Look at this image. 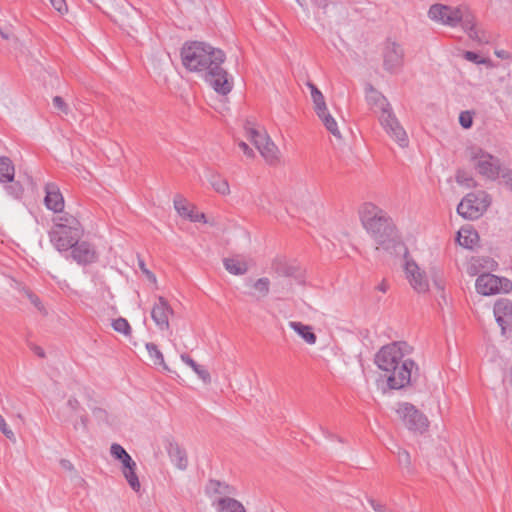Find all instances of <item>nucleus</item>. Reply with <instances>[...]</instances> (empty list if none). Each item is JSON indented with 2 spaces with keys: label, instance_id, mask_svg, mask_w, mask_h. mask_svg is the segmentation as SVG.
Here are the masks:
<instances>
[{
  "label": "nucleus",
  "instance_id": "obj_1",
  "mask_svg": "<svg viewBox=\"0 0 512 512\" xmlns=\"http://www.w3.org/2000/svg\"><path fill=\"white\" fill-rule=\"evenodd\" d=\"M225 53L204 42H186L181 49L183 66L193 72H204L205 80L221 95L230 93L233 79L222 67Z\"/></svg>",
  "mask_w": 512,
  "mask_h": 512
},
{
  "label": "nucleus",
  "instance_id": "obj_2",
  "mask_svg": "<svg viewBox=\"0 0 512 512\" xmlns=\"http://www.w3.org/2000/svg\"><path fill=\"white\" fill-rule=\"evenodd\" d=\"M408 348L405 342H393L383 346L375 355V364L384 373L390 389H403L419 376V368L411 359H404Z\"/></svg>",
  "mask_w": 512,
  "mask_h": 512
},
{
  "label": "nucleus",
  "instance_id": "obj_3",
  "mask_svg": "<svg viewBox=\"0 0 512 512\" xmlns=\"http://www.w3.org/2000/svg\"><path fill=\"white\" fill-rule=\"evenodd\" d=\"M360 214L364 228L377 244V250L393 253L403 247L392 218L384 210L372 203H365Z\"/></svg>",
  "mask_w": 512,
  "mask_h": 512
},
{
  "label": "nucleus",
  "instance_id": "obj_4",
  "mask_svg": "<svg viewBox=\"0 0 512 512\" xmlns=\"http://www.w3.org/2000/svg\"><path fill=\"white\" fill-rule=\"evenodd\" d=\"M367 101L379 107L381 114L379 121L385 131L393 138L401 147H407L409 143L408 136L404 128L400 125L398 119L394 115L390 104L387 99L378 92L372 85H369L366 89Z\"/></svg>",
  "mask_w": 512,
  "mask_h": 512
},
{
  "label": "nucleus",
  "instance_id": "obj_5",
  "mask_svg": "<svg viewBox=\"0 0 512 512\" xmlns=\"http://www.w3.org/2000/svg\"><path fill=\"white\" fill-rule=\"evenodd\" d=\"M467 152L470 161L480 175L489 180H495L500 176L502 167L499 158L477 146L468 148Z\"/></svg>",
  "mask_w": 512,
  "mask_h": 512
},
{
  "label": "nucleus",
  "instance_id": "obj_6",
  "mask_svg": "<svg viewBox=\"0 0 512 512\" xmlns=\"http://www.w3.org/2000/svg\"><path fill=\"white\" fill-rule=\"evenodd\" d=\"M396 413L410 431L423 433L428 428L427 417L411 403H400Z\"/></svg>",
  "mask_w": 512,
  "mask_h": 512
},
{
  "label": "nucleus",
  "instance_id": "obj_7",
  "mask_svg": "<svg viewBox=\"0 0 512 512\" xmlns=\"http://www.w3.org/2000/svg\"><path fill=\"white\" fill-rule=\"evenodd\" d=\"M404 49L398 42L387 39L383 44V67L389 73L398 72L404 64Z\"/></svg>",
  "mask_w": 512,
  "mask_h": 512
},
{
  "label": "nucleus",
  "instance_id": "obj_8",
  "mask_svg": "<svg viewBox=\"0 0 512 512\" xmlns=\"http://www.w3.org/2000/svg\"><path fill=\"white\" fill-rule=\"evenodd\" d=\"M476 290L482 295H492L500 291L508 292L512 283L506 278H500L490 273H483L476 279Z\"/></svg>",
  "mask_w": 512,
  "mask_h": 512
},
{
  "label": "nucleus",
  "instance_id": "obj_9",
  "mask_svg": "<svg viewBox=\"0 0 512 512\" xmlns=\"http://www.w3.org/2000/svg\"><path fill=\"white\" fill-rule=\"evenodd\" d=\"M430 19L444 25L456 27L461 20V7H451L443 4H433L428 11Z\"/></svg>",
  "mask_w": 512,
  "mask_h": 512
},
{
  "label": "nucleus",
  "instance_id": "obj_10",
  "mask_svg": "<svg viewBox=\"0 0 512 512\" xmlns=\"http://www.w3.org/2000/svg\"><path fill=\"white\" fill-rule=\"evenodd\" d=\"M494 315L503 335H512V301L500 299L494 305Z\"/></svg>",
  "mask_w": 512,
  "mask_h": 512
},
{
  "label": "nucleus",
  "instance_id": "obj_11",
  "mask_svg": "<svg viewBox=\"0 0 512 512\" xmlns=\"http://www.w3.org/2000/svg\"><path fill=\"white\" fill-rule=\"evenodd\" d=\"M272 270L279 276L293 278L298 284H304V271L298 265L287 262L283 258H275L271 266Z\"/></svg>",
  "mask_w": 512,
  "mask_h": 512
},
{
  "label": "nucleus",
  "instance_id": "obj_12",
  "mask_svg": "<svg viewBox=\"0 0 512 512\" xmlns=\"http://www.w3.org/2000/svg\"><path fill=\"white\" fill-rule=\"evenodd\" d=\"M158 301L153 305L151 310V317L155 324L161 330H168L169 325V316L174 314V311L168 301L162 297L158 296Z\"/></svg>",
  "mask_w": 512,
  "mask_h": 512
},
{
  "label": "nucleus",
  "instance_id": "obj_13",
  "mask_svg": "<svg viewBox=\"0 0 512 512\" xmlns=\"http://www.w3.org/2000/svg\"><path fill=\"white\" fill-rule=\"evenodd\" d=\"M71 256L80 265L94 263L98 258V254L92 244L79 240L72 246Z\"/></svg>",
  "mask_w": 512,
  "mask_h": 512
},
{
  "label": "nucleus",
  "instance_id": "obj_14",
  "mask_svg": "<svg viewBox=\"0 0 512 512\" xmlns=\"http://www.w3.org/2000/svg\"><path fill=\"white\" fill-rule=\"evenodd\" d=\"M405 272L410 285L418 293L427 292L429 283L424 272H421L418 265L413 260H407L405 263Z\"/></svg>",
  "mask_w": 512,
  "mask_h": 512
},
{
  "label": "nucleus",
  "instance_id": "obj_15",
  "mask_svg": "<svg viewBox=\"0 0 512 512\" xmlns=\"http://www.w3.org/2000/svg\"><path fill=\"white\" fill-rule=\"evenodd\" d=\"M49 237L54 247L58 251L62 252L71 249L72 246L76 243L77 240L80 239L81 236H75L73 233L68 232L66 229L62 230L52 228L49 232Z\"/></svg>",
  "mask_w": 512,
  "mask_h": 512
},
{
  "label": "nucleus",
  "instance_id": "obj_16",
  "mask_svg": "<svg viewBox=\"0 0 512 512\" xmlns=\"http://www.w3.org/2000/svg\"><path fill=\"white\" fill-rule=\"evenodd\" d=\"M61 214L53 218L54 227L57 229L67 230L75 236H81L83 229L79 220L68 212H60Z\"/></svg>",
  "mask_w": 512,
  "mask_h": 512
},
{
  "label": "nucleus",
  "instance_id": "obj_17",
  "mask_svg": "<svg viewBox=\"0 0 512 512\" xmlns=\"http://www.w3.org/2000/svg\"><path fill=\"white\" fill-rule=\"evenodd\" d=\"M45 193V206L55 213L62 212L64 208V198L58 186L54 183H47L45 185Z\"/></svg>",
  "mask_w": 512,
  "mask_h": 512
},
{
  "label": "nucleus",
  "instance_id": "obj_18",
  "mask_svg": "<svg viewBox=\"0 0 512 512\" xmlns=\"http://www.w3.org/2000/svg\"><path fill=\"white\" fill-rule=\"evenodd\" d=\"M457 212L465 219L475 220L482 215L481 208L476 204V196L468 194L457 206Z\"/></svg>",
  "mask_w": 512,
  "mask_h": 512
},
{
  "label": "nucleus",
  "instance_id": "obj_19",
  "mask_svg": "<svg viewBox=\"0 0 512 512\" xmlns=\"http://www.w3.org/2000/svg\"><path fill=\"white\" fill-rule=\"evenodd\" d=\"M166 449L171 461L178 469L185 470L188 467L187 453L177 442L168 441Z\"/></svg>",
  "mask_w": 512,
  "mask_h": 512
},
{
  "label": "nucleus",
  "instance_id": "obj_20",
  "mask_svg": "<svg viewBox=\"0 0 512 512\" xmlns=\"http://www.w3.org/2000/svg\"><path fill=\"white\" fill-rule=\"evenodd\" d=\"M217 512H246L245 507L238 500L225 496L212 502Z\"/></svg>",
  "mask_w": 512,
  "mask_h": 512
},
{
  "label": "nucleus",
  "instance_id": "obj_21",
  "mask_svg": "<svg viewBox=\"0 0 512 512\" xmlns=\"http://www.w3.org/2000/svg\"><path fill=\"white\" fill-rule=\"evenodd\" d=\"M244 128L248 139L253 143L257 150H259V146L264 145V143L270 139L265 131L258 130L255 127V124L250 120L246 121Z\"/></svg>",
  "mask_w": 512,
  "mask_h": 512
},
{
  "label": "nucleus",
  "instance_id": "obj_22",
  "mask_svg": "<svg viewBox=\"0 0 512 512\" xmlns=\"http://www.w3.org/2000/svg\"><path fill=\"white\" fill-rule=\"evenodd\" d=\"M456 240L462 247L473 249L479 241V235L478 232L472 228L462 227L457 233Z\"/></svg>",
  "mask_w": 512,
  "mask_h": 512
},
{
  "label": "nucleus",
  "instance_id": "obj_23",
  "mask_svg": "<svg viewBox=\"0 0 512 512\" xmlns=\"http://www.w3.org/2000/svg\"><path fill=\"white\" fill-rule=\"evenodd\" d=\"M289 326L293 329L306 343L313 345L317 341V336L313 332L311 326L303 324L302 322L291 321Z\"/></svg>",
  "mask_w": 512,
  "mask_h": 512
},
{
  "label": "nucleus",
  "instance_id": "obj_24",
  "mask_svg": "<svg viewBox=\"0 0 512 512\" xmlns=\"http://www.w3.org/2000/svg\"><path fill=\"white\" fill-rule=\"evenodd\" d=\"M15 174V168L13 162L9 157H0V182L8 183L13 182Z\"/></svg>",
  "mask_w": 512,
  "mask_h": 512
},
{
  "label": "nucleus",
  "instance_id": "obj_25",
  "mask_svg": "<svg viewBox=\"0 0 512 512\" xmlns=\"http://www.w3.org/2000/svg\"><path fill=\"white\" fill-rule=\"evenodd\" d=\"M317 116L320 118L325 128L335 137L341 138V133L338 129L337 123L334 117L328 112V109L322 111H315Z\"/></svg>",
  "mask_w": 512,
  "mask_h": 512
},
{
  "label": "nucleus",
  "instance_id": "obj_26",
  "mask_svg": "<svg viewBox=\"0 0 512 512\" xmlns=\"http://www.w3.org/2000/svg\"><path fill=\"white\" fill-rule=\"evenodd\" d=\"M258 151L270 164H274L278 160V148L271 139L267 140L264 145L259 146Z\"/></svg>",
  "mask_w": 512,
  "mask_h": 512
},
{
  "label": "nucleus",
  "instance_id": "obj_27",
  "mask_svg": "<svg viewBox=\"0 0 512 512\" xmlns=\"http://www.w3.org/2000/svg\"><path fill=\"white\" fill-rule=\"evenodd\" d=\"M110 452L115 459L121 461L122 466L134 465V460L121 445L117 443L112 444Z\"/></svg>",
  "mask_w": 512,
  "mask_h": 512
},
{
  "label": "nucleus",
  "instance_id": "obj_28",
  "mask_svg": "<svg viewBox=\"0 0 512 512\" xmlns=\"http://www.w3.org/2000/svg\"><path fill=\"white\" fill-rule=\"evenodd\" d=\"M224 266L229 273L234 275H243L248 270L245 262L239 261L235 258L224 259Z\"/></svg>",
  "mask_w": 512,
  "mask_h": 512
},
{
  "label": "nucleus",
  "instance_id": "obj_29",
  "mask_svg": "<svg viewBox=\"0 0 512 512\" xmlns=\"http://www.w3.org/2000/svg\"><path fill=\"white\" fill-rule=\"evenodd\" d=\"M307 86L311 92V98L314 103V110L315 111L318 110V111H322V112H323V110H326L327 105H326L325 98H324L322 92L312 82H308Z\"/></svg>",
  "mask_w": 512,
  "mask_h": 512
},
{
  "label": "nucleus",
  "instance_id": "obj_30",
  "mask_svg": "<svg viewBox=\"0 0 512 512\" xmlns=\"http://www.w3.org/2000/svg\"><path fill=\"white\" fill-rule=\"evenodd\" d=\"M136 463L134 462V465H128V467H125L123 466L122 467V472H123V475L125 477V479L127 480L129 486L136 492H138L140 490V482H139V479H138V476L136 475Z\"/></svg>",
  "mask_w": 512,
  "mask_h": 512
},
{
  "label": "nucleus",
  "instance_id": "obj_31",
  "mask_svg": "<svg viewBox=\"0 0 512 512\" xmlns=\"http://www.w3.org/2000/svg\"><path fill=\"white\" fill-rule=\"evenodd\" d=\"M146 349H147V351L149 353V356H150L151 360L153 361V363L155 365H160V366L163 367L164 370L169 371V368H168V366L166 365V363L164 361L163 354L158 349L156 344L151 343V342L147 343L146 344Z\"/></svg>",
  "mask_w": 512,
  "mask_h": 512
},
{
  "label": "nucleus",
  "instance_id": "obj_32",
  "mask_svg": "<svg viewBox=\"0 0 512 512\" xmlns=\"http://www.w3.org/2000/svg\"><path fill=\"white\" fill-rule=\"evenodd\" d=\"M209 182L217 193L222 195H228L230 193L228 181L225 178H222L220 175H212L209 179Z\"/></svg>",
  "mask_w": 512,
  "mask_h": 512
},
{
  "label": "nucleus",
  "instance_id": "obj_33",
  "mask_svg": "<svg viewBox=\"0 0 512 512\" xmlns=\"http://www.w3.org/2000/svg\"><path fill=\"white\" fill-rule=\"evenodd\" d=\"M19 293L26 297L30 302L31 304L42 314L46 315L47 314V311L44 307V305L42 304L41 300L39 299V297L33 293L29 288L27 287H22L20 290H19Z\"/></svg>",
  "mask_w": 512,
  "mask_h": 512
},
{
  "label": "nucleus",
  "instance_id": "obj_34",
  "mask_svg": "<svg viewBox=\"0 0 512 512\" xmlns=\"http://www.w3.org/2000/svg\"><path fill=\"white\" fill-rule=\"evenodd\" d=\"M207 492H212L214 494L218 495H224L223 497L227 496V494H230V486L226 483H222L218 480L211 479L208 482L207 485Z\"/></svg>",
  "mask_w": 512,
  "mask_h": 512
},
{
  "label": "nucleus",
  "instance_id": "obj_35",
  "mask_svg": "<svg viewBox=\"0 0 512 512\" xmlns=\"http://www.w3.org/2000/svg\"><path fill=\"white\" fill-rule=\"evenodd\" d=\"M394 453L397 455L399 465L405 468L409 473H412L413 467L410 453L400 447H398L397 452Z\"/></svg>",
  "mask_w": 512,
  "mask_h": 512
},
{
  "label": "nucleus",
  "instance_id": "obj_36",
  "mask_svg": "<svg viewBox=\"0 0 512 512\" xmlns=\"http://www.w3.org/2000/svg\"><path fill=\"white\" fill-rule=\"evenodd\" d=\"M461 16L459 24L465 31L475 27V17L467 8H461Z\"/></svg>",
  "mask_w": 512,
  "mask_h": 512
},
{
  "label": "nucleus",
  "instance_id": "obj_37",
  "mask_svg": "<svg viewBox=\"0 0 512 512\" xmlns=\"http://www.w3.org/2000/svg\"><path fill=\"white\" fill-rule=\"evenodd\" d=\"M174 208L183 217L187 218L192 209H190L186 200L181 195L174 198Z\"/></svg>",
  "mask_w": 512,
  "mask_h": 512
},
{
  "label": "nucleus",
  "instance_id": "obj_38",
  "mask_svg": "<svg viewBox=\"0 0 512 512\" xmlns=\"http://www.w3.org/2000/svg\"><path fill=\"white\" fill-rule=\"evenodd\" d=\"M112 327L115 331L124 335L131 334V326L125 318L119 317L112 322Z\"/></svg>",
  "mask_w": 512,
  "mask_h": 512
},
{
  "label": "nucleus",
  "instance_id": "obj_39",
  "mask_svg": "<svg viewBox=\"0 0 512 512\" xmlns=\"http://www.w3.org/2000/svg\"><path fill=\"white\" fill-rule=\"evenodd\" d=\"M253 288L258 291L262 297H265L270 291V280L266 277L259 278L254 282Z\"/></svg>",
  "mask_w": 512,
  "mask_h": 512
},
{
  "label": "nucleus",
  "instance_id": "obj_40",
  "mask_svg": "<svg viewBox=\"0 0 512 512\" xmlns=\"http://www.w3.org/2000/svg\"><path fill=\"white\" fill-rule=\"evenodd\" d=\"M456 181L457 183L466 185L467 187H472L475 184L473 178L468 176V174L462 170L457 171Z\"/></svg>",
  "mask_w": 512,
  "mask_h": 512
},
{
  "label": "nucleus",
  "instance_id": "obj_41",
  "mask_svg": "<svg viewBox=\"0 0 512 512\" xmlns=\"http://www.w3.org/2000/svg\"><path fill=\"white\" fill-rule=\"evenodd\" d=\"M464 59L467 61L476 63V64H486L489 62L488 59L481 58L476 52L473 51H465L463 54Z\"/></svg>",
  "mask_w": 512,
  "mask_h": 512
},
{
  "label": "nucleus",
  "instance_id": "obj_42",
  "mask_svg": "<svg viewBox=\"0 0 512 512\" xmlns=\"http://www.w3.org/2000/svg\"><path fill=\"white\" fill-rule=\"evenodd\" d=\"M0 431L13 443L16 442V437L14 435V432L8 427L5 419L0 414Z\"/></svg>",
  "mask_w": 512,
  "mask_h": 512
},
{
  "label": "nucleus",
  "instance_id": "obj_43",
  "mask_svg": "<svg viewBox=\"0 0 512 512\" xmlns=\"http://www.w3.org/2000/svg\"><path fill=\"white\" fill-rule=\"evenodd\" d=\"M11 184L6 186V191L8 194L12 195L15 198H19L23 193V188L19 182H10Z\"/></svg>",
  "mask_w": 512,
  "mask_h": 512
},
{
  "label": "nucleus",
  "instance_id": "obj_44",
  "mask_svg": "<svg viewBox=\"0 0 512 512\" xmlns=\"http://www.w3.org/2000/svg\"><path fill=\"white\" fill-rule=\"evenodd\" d=\"M92 413L99 422L109 423V414L104 408L94 407Z\"/></svg>",
  "mask_w": 512,
  "mask_h": 512
},
{
  "label": "nucleus",
  "instance_id": "obj_45",
  "mask_svg": "<svg viewBox=\"0 0 512 512\" xmlns=\"http://www.w3.org/2000/svg\"><path fill=\"white\" fill-rule=\"evenodd\" d=\"M459 123L465 129L470 128L473 124L472 114L469 111L461 112L459 116Z\"/></svg>",
  "mask_w": 512,
  "mask_h": 512
},
{
  "label": "nucleus",
  "instance_id": "obj_46",
  "mask_svg": "<svg viewBox=\"0 0 512 512\" xmlns=\"http://www.w3.org/2000/svg\"><path fill=\"white\" fill-rule=\"evenodd\" d=\"M194 372L197 374V376L205 383L210 384L211 383V376L208 370H206L204 367L199 365Z\"/></svg>",
  "mask_w": 512,
  "mask_h": 512
},
{
  "label": "nucleus",
  "instance_id": "obj_47",
  "mask_svg": "<svg viewBox=\"0 0 512 512\" xmlns=\"http://www.w3.org/2000/svg\"><path fill=\"white\" fill-rule=\"evenodd\" d=\"M53 105L56 109H58L59 111L63 112L64 114H68L69 112V107L68 105L65 103L64 99L60 96H55L53 98Z\"/></svg>",
  "mask_w": 512,
  "mask_h": 512
},
{
  "label": "nucleus",
  "instance_id": "obj_48",
  "mask_svg": "<svg viewBox=\"0 0 512 512\" xmlns=\"http://www.w3.org/2000/svg\"><path fill=\"white\" fill-rule=\"evenodd\" d=\"M499 177H501L504 180L505 184L512 191V170L508 168H502Z\"/></svg>",
  "mask_w": 512,
  "mask_h": 512
},
{
  "label": "nucleus",
  "instance_id": "obj_49",
  "mask_svg": "<svg viewBox=\"0 0 512 512\" xmlns=\"http://www.w3.org/2000/svg\"><path fill=\"white\" fill-rule=\"evenodd\" d=\"M51 5L60 13L64 14L68 11L65 0H49Z\"/></svg>",
  "mask_w": 512,
  "mask_h": 512
},
{
  "label": "nucleus",
  "instance_id": "obj_50",
  "mask_svg": "<svg viewBox=\"0 0 512 512\" xmlns=\"http://www.w3.org/2000/svg\"><path fill=\"white\" fill-rule=\"evenodd\" d=\"M468 36L472 39V40H475L479 43H484V42H487V40L482 37L479 33V31L476 29V27L472 28L471 30H467L466 31Z\"/></svg>",
  "mask_w": 512,
  "mask_h": 512
},
{
  "label": "nucleus",
  "instance_id": "obj_51",
  "mask_svg": "<svg viewBox=\"0 0 512 512\" xmlns=\"http://www.w3.org/2000/svg\"><path fill=\"white\" fill-rule=\"evenodd\" d=\"M187 218L192 222H206L204 213L194 212L193 210H191Z\"/></svg>",
  "mask_w": 512,
  "mask_h": 512
},
{
  "label": "nucleus",
  "instance_id": "obj_52",
  "mask_svg": "<svg viewBox=\"0 0 512 512\" xmlns=\"http://www.w3.org/2000/svg\"><path fill=\"white\" fill-rule=\"evenodd\" d=\"M367 500L375 512H386L385 505L379 503L373 498L367 497Z\"/></svg>",
  "mask_w": 512,
  "mask_h": 512
},
{
  "label": "nucleus",
  "instance_id": "obj_53",
  "mask_svg": "<svg viewBox=\"0 0 512 512\" xmlns=\"http://www.w3.org/2000/svg\"><path fill=\"white\" fill-rule=\"evenodd\" d=\"M139 268L141 269V271L147 276V278L152 281V282H156V277L155 275L146 268V265L144 263L143 260L139 259Z\"/></svg>",
  "mask_w": 512,
  "mask_h": 512
},
{
  "label": "nucleus",
  "instance_id": "obj_54",
  "mask_svg": "<svg viewBox=\"0 0 512 512\" xmlns=\"http://www.w3.org/2000/svg\"><path fill=\"white\" fill-rule=\"evenodd\" d=\"M181 360L193 369V371L199 366L188 354L183 353L180 356Z\"/></svg>",
  "mask_w": 512,
  "mask_h": 512
},
{
  "label": "nucleus",
  "instance_id": "obj_55",
  "mask_svg": "<svg viewBox=\"0 0 512 512\" xmlns=\"http://www.w3.org/2000/svg\"><path fill=\"white\" fill-rule=\"evenodd\" d=\"M87 424H88V417L86 415H81L79 422H75L73 424V427L75 430H78L81 427L84 431H86Z\"/></svg>",
  "mask_w": 512,
  "mask_h": 512
},
{
  "label": "nucleus",
  "instance_id": "obj_56",
  "mask_svg": "<svg viewBox=\"0 0 512 512\" xmlns=\"http://www.w3.org/2000/svg\"><path fill=\"white\" fill-rule=\"evenodd\" d=\"M239 148L243 151V153L247 156V157H254V152L253 150L248 146L247 143H245L244 141H240L239 144H238Z\"/></svg>",
  "mask_w": 512,
  "mask_h": 512
},
{
  "label": "nucleus",
  "instance_id": "obj_57",
  "mask_svg": "<svg viewBox=\"0 0 512 512\" xmlns=\"http://www.w3.org/2000/svg\"><path fill=\"white\" fill-rule=\"evenodd\" d=\"M67 406L71 409V411L76 412L80 408V403L75 397H70L67 401Z\"/></svg>",
  "mask_w": 512,
  "mask_h": 512
},
{
  "label": "nucleus",
  "instance_id": "obj_58",
  "mask_svg": "<svg viewBox=\"0 0 512 512\" xmlns=\"http://www.w3.org/2000/svg\"><path fill=\"white\" fill-rule=\"evenodd\" d=\"M495 55L500 59H512V54L506 50H495Z\"/></svg>",
  "mask_w": 512,
  "mask_h": 512
},
{
  "label": "nucleus",
  "instance_id": "obj_59",
  "mask_svg": "<svg viewBox=\"0 0 512 512\" xmlns=\"http://www.w3.org/2000/svg\"><path fill=\"white\" fill-rule=\"evenodd\" d=\"M60 465L65 470H69V471H73L74 470L73 464L69 460H67V459H61L60 460Z\"/></svg>",
  "mask_w": 512,
  "mask_h": 512
},
{
  "label": "nucleus",
  "instance_id": "obj_60",
  "mask_svg": "<svg viewBox=\"0 0 512 512\" xmlns=\"http://www.w3.org/2000/svg\"><path fill=\"white\" fill-rule=\"evenodd\" d=\"M31 348H32L33 352H34L37 356H39V357H41V358H44V357H45V352H44V350H43L40 346L33 345Z\"/></svg>",
  "mask_w": 512,
  "mask_h": 512
},
{
  "label": "nucleus",
  "instance_id": "obj_61",
  "mask_svg": "<svg viewBox=\"0 0 512 512\" xmlns=\"http://www.w3.org/2000/svg\"><path fill=\"white\" fill-rule=\"evenodd\" d=\"M388 288H389V285L385 279L382 280L381 283L376 286V289L383 293L387 292Z\"/></svg>",
  "mask_w": 512,
  "mask_h": 512
},
{
  "label": "nucleus",
  "instance_id": "obj_62",
  "mask_svg": "<svg viewBox=\"0 0 512 512\" xmlns=\"http://www.w3.org/2000/svg\"><path fill=\"white\" fill-rule=\"evenodd\" d=\"M433 283L438 290H444V283L442 280L438 279L437 277H434Z\"/></svg>",
  "mask_w": 512,
  "mask_h": 512
},
{
  "label": "nucleus",
  "instance_id": "obj_63",
  "mask_svg": "<svg viewBox=\"0 0 512 512\" xmlns=\"http://www.w3.org/2000/svg\"><path fill=\"white\" fill-rule=\"evenodd\" d=\"M314 3L322 9H326L328 6V0H314Z\"/></svg>",
  "mask_w": 512,
  "mask_h": 512
},
{
  "label": "nucleus",
  "instance_id": "obj_64",
  "mask_svg": "<svg viewBox=\"0 0 512 512\" xmlns=\"http://www.w3.org/2000/svg\"><path fill=\"white\" fill-rule=\"evenodd\" d=\"M0 34H1L2 38H4V39H9L10 38V35L7 32H4V31L0 30Z\"/></svg>",
  "mask_w": 512,
  "mask_h": 512
}]
</instances>
